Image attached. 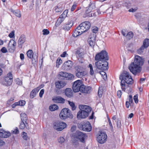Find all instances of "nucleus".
<instances>
[{
  "mask_svg": "<svg viewBox=\"0 0 149 149\" xmlns=\"http://www.w3.org/2000/svg\"><path fill=\"white\" fill-rule=\"evenodd\" d=\"M144 63L143 59L138 55L135 56L134 63H132L129 67L131 72L134 75L139 73L141 70V66Z\"/></svg>",
  "mask_w": 149,
  "mask_h": 149,
  "instance_id": "nucleus-1",
  "label": "nucleus"
},
{
  "mask_svg": "<svg viewBox=\"0 0 149 149\" xmlns=\"http://www.w3.org/2000/svg\"><path fill=\"white\" fill-rule=\"evenodd\" d=\"M119 78L121 80L120 85L122 90L125 91V84L126 83L128 84H131L133 83V80L129 73L126 71H124L120 75Z\"/></svg>",
  "mask_w": 149,
  "mask_h": 149,
  "instance_id": "nucleus-2",
  "label": "nucleus"
},
{
  "mask_svg": "<svg viewBox=\"0 0 149 149\" xmlns=\"http://www.w3.org/2000/svg\"><path fill=\"white\" fill-rule=\"evenodd\" d=\"M59 116L61 119L63 120L68 118L71 119L73 118V115L70 111L67 108H65L62 110L59 114Z\"/></svg>",
  "mask_w": 149,
  "mask_h": 149,
  "instance_id": "nucleus-3",
  "label": "nucleus"
},
{
  "mask_svg": "<svg viewBox=\"0 0 149 149\" xmlns=\"http://www.w3.org/2000/svg\"><path fill=\"white\" fill-rule=\"evenodd\" d=\"M78 127L81 130L89 132L91 131L92 127L90 122L87 121L78 124Z\"/></svg>",
  "mask_w": 149,
  "mask_h": 149,
  "instance_id": "nucleus-4",
  "label": "nucleus"
},
{
  "mask_svg": "<svg viewBox=\"0 0 149 149\" xmlns=\"http://www.w3.org/2000/svg\"><path fill=\"white\" fill-rule=\"evenodd\" d=\"M97 69L103 71L107 70L108 68V63L106 61L99 60L95 63Z\"/></svg>",
  "mask_w": 149,
  "mask_h": 149,
  "instance_id": "nucleus-5",
  "label": "nucleus"
},
{
  "mask_svg": "<svg viewBox=\"0 0 149 149\" xmlns=\"http://www.w3.org/2000/svg\"><path fill=\"white\" fill-rule=\"evenodd\" d=\"M76 76L78 78H81L86 74L85 69L83 66H77L75 68Z\"/></svg>",
  "mask_w": 149,
  "mask_h": 149,
  "instance_id": "nucleus-6",
  "label": "nucleus"
},
{
  "mask_svg": "<svg viewBox=\"0 0 149 149\" xmlns=\"http://www.w3.org/2000/svg\"><path fill=\"white\" fill-rule=\"evenodd\" d=\"M95 59L96 61L104 60L109 59L107 53L105 51L102 50L100 53L97 54L95 56Z\"/></svg>",
  "mask_w": 149,
  "mask_h": 149,
  "instance_id": "nucleus-7",
  "label": "nucleus"
},
{
  "mask_svg": "<svg viewBox=\"0 0 149 149\" xmlns=\"http://www.w3.org/2000/svg\"><path fill=\"white\" fill-rule=\"evenodd\" d=\"M107 138V134L105 132L100 131L97 137V140L100 143L103 144L106 142Z\"/></svg>",
  "mask_w": 149,
  "mask_h": 149,
  "instance_id": "nucleus-8",
  "label": "nucleus"
},
{
  "mask_svg": "<svg viewBox=\"0 0 149 149\" xmlns=\"http://www.w3.org/2000/svg\"><path fill=\"white\" fill-rule=\"evenodd\" d=\"M67 125L65 123L62 122L57 121L54 122V129L58 131H62L66 127Z\"/></svg>",
  "mask_w": 149,
  "mask_h": 149,
  "instance_id": "nucleus-9",
  "label": "nucleus"
},
{
  "mask_svg": "<svg viewBox=\"0 0 149 149\" xmlns=\"http://www.w3.org/2000/svg\"><path fill=\"white\" fill-rule=\"evenodd\" d=\"M28 57L32 58V62L33 64H36L37 61L38 55L37 54H33L32 50H29L26 53Z\"/></svg>",
  "mask_w": 149,
  "mask_h": 149,
  "instance_id": "nucleus-10",
  "label": "nucleus"
},
{
  "mask_svg": "<svg viewBox=\"0 0 149 149\" xmlns=\"http://www.w3.org/2000/svg\"><path fill=\"white\" fill-rule=\"evenodd\" d=\"M82 84V80H78L74 82L72 86V89L74 92H79L81 86Z\"/></svg>",
  "mask_w": 149,
  "mask_h": 149,
  "instance_id": "nucleus-11",
  "label": "nucleus"
},
{
  "mask_svg": "<svg viewBox=\"0 0 149 149\" xmlns=\"http://www.w3.org/2000/svg\"><path fill=\"white\" fill-rule=\"evenodd\" d=\"M86 136V134L81 132L78 131L77 132L76 134L77 138L79 139L81 142L83 143L84 142V139Z\"/></svg>",
  "mask_w": 149,
  "mask_h": 149,
  "instance_id": "nucleus-12",
  "label": "nucleus"
},
{
  "mask_svg": "<svg viewBox=\"0 0 149 149\" xmlns=\"http://www.w3.org/2000/svg\"><path fill=\"white\" fill-rule=\"evenodd\" d=\"M52 100L55 103L63 104L65 101V100L60 96L54 97L52 98Z\"/></svg>",
  "mask_w": 149,
  "mask_h": 149,
  "instance_id": "nucleus-13",
  "label": "nucleus"
},
{
  "mask_svg": "<svg viewBox=\"0 0 149 149\" xmlns=\"http://www.w3.org/2000/svg\"><path fill=\"white\" fill-rule=\"evenodd\" d=\"M91 89V87L86 86L82 84L79 88V91L82 93H88L90 92Z\"/></svg>",
  "mask_w": 149,
  "mask_h": 149,
  "instance_id": "nucleus-14",
  "label": "nucleus"
},
{
  "mask_svg": "<svg viewBox=\"0 0 149 149\" xmlns=\"http://www.w3.org/2000/svg\"><path fill=\"white\" fill-rule=\"evenodd\" d=\"M96 35L93 34V36L92 35H90L89 36V38L88 40V42L90 45L92 47H93L95 44V39L96 38Z\"/></svg>",
  "mask_w": 149,
  "mask_h": 149,
  "instance_id": "nucleus-15",
  "label": "nucleus"
},
{
  "mask_svg": "<svg viewBox=\"0 0 149 149\" xmlns=\"http://www.w3.org/2000/svg\"><path fill=\"white\" fill-rule=\"evenodd\" d=\"M68 14V10H65L63 13L58 18L57 22L59 24H60L67 17Z\"/></svg>",
  "mask_w": 149,
  "mask_h": 149,
  "instance_id": "nucleus-16",
  "label": "nucleus"
},
{
  "mask_svg": "<svg viewBox=\"0 0 149 149\" xmlns=\"http://www.w3.org/2000/svg\"><path fill=\"white\" fill-rule=\"evenodd\" d=\"M80 108L84 112H85L87 114V117L89 113L91 112V109L89 106L86 105H81L80 106Z\"/></svg>",
  "mask_w": 149,
  "mask_h": 149,
  "instance_id": "nucleus-17",
  "label": "nucleus"
},
{
  "mask_svg": "<svg viewBox=\"0 0 149 149\" xmlns=\"http://www.w3.org/2000/svg\"><path fill=\"white\" fill-rule=\"evenodd\" d=\"M80 108V110L78 112L77 117L78 119L85 118L87 117V114Z\"/></svg>",
  "mask_w": 149,
  "mask_h": 149,
  "instance_id": "nucleus-18",
  "label": "nucleus"
},
{
  "mask_svg": "<svg viewBox=\"0 0 149 149\" xmlns=\"http://www.w3.org/2000/svg\"><path fill=\"white\" fill-rule=\"evenodd\" d=\"M26 40L25 36L23 34L21 35L18 41V47L22 48V45L25 42Z\"/></svg>",
  "mask_w": 149,
  "mask_h": 149,
  "instance_id": "nucleus-19",
  "label": "nucleus"
},
{
  "mask_svg": "<svg viewBox=\"0 0 149 149\" xmlns=\"http://www.w3.org/2000/svg\"><path fill=\"white\" fill-rule=\"evenodd\" d=\"M66 84V83L65 82L62 81H58L55 83L56 88L58 89L63 88Z\"/></svg>",
  "mask_w": 149,
  "mask_h": 149,
  "instance_id": "nucleus-20",
  "label": "nucleus"
},
{
  "mask_svg": "<svg viewBox=\"0 0 149 149\" xmlns=\"http://www.w3.org/2000/svg\"><path fill=\"white\" fill-rule=\"evenodd\" d=\"M95 8V5L94 3L90 2L88 7L86 8V12L88 13L91 12L92 10Z\"/></svg>",
  "mask_w": 149,
  "mask_h": 149,
  "instance_id": "nucleus-21",
  "label": "nucleus"
},
{
  "mask_svg": "<svg viewBox=\"0 0 149 149\" xmlns=\"http://www.w3.org/2000/svg\"><path fill=\"white\" fill-rule=\"evenodd\" d=\"M10 135V133L9 132H6L4 130H0V137L7 138Z\"/></svg>",
  "mask_w": 149,
  "mask_h": 149,
  "instance_id": "nucleus-22",
  "label": "nucleus"
},
{
  "mask_svg": "<svg viewBox=\"0 0 149 149\" xmlns=\"http://www.w3.org/2000/svg\"><path fill=\"white\" fill-rule=\"evenodd\" d=\"M5 81L4 83V84L6 86H9L10 85L13 81V79L11 77H5L4 78Z\"/></svg>",
  "mask_w": 149,
  "mask_h": 149,
  "instance_id": "nucleus-23",
  "label": "nucleus"
},
{
  "mask_svg": "<svg viewBox=\"0 0 149 149\" xmlns=\"http://www.w3.org/2000/svg\"><path fill=\"white\" fill-rule=\"evenodd\" d=\"M65 94L68 97H70L73 95V93L71 88H67L65 91Z\"/></svg>",
  "mask_w": 149,
  "mask_h": 149,
  "instance_id": "nucleus-24",
  "label": "nucleus"
},
{
  "mask_svg": "<svg viewBox=\"0 0 149 149\" xmlns=\"http://www.w3.org/2000/svg\"><path fill=\"white\" fill-rule=\"evenodd\" d=\"M73 22L70 21L68 24L64 25L63 27V29L65 31H68L69 30L73 25Z\"/></svg>",
  "mask_w": 149,
  "mask_h": 149,
  "instance_id": "nucleus-25",
  "label": "nucleus"
},
{
  "mask_svg": "<svg viewBox=\"0 0 149 149\" xmlns=\"http://www.w3.org/2000/svg\"><path fill=\"white\" fill-rule=\"evenodd\" d=\"M82 25L88 30L91 26V24L89 22L86 21L81 24V25Z\"/></svg>",
  "mask_w": 149,
  "mask_h": 149,
  "instance_id": "nucleus-26",
  "label": "nucleus"
},
{
  "mask_svg": "<svg viewBox=\"0 0 149 149\" xmlns=\"http://www.w3.org/2000/svg\"><path fill=\"white\" fill-rule=\"evenodd\" d=\"M13 43L11 46L9 47L8 50L10 52H14L15 49V46L16 45V42L14 40H13Z\"/></svg>",
  "mask_w": 149,
  "mask_h": 149,
  "instance_id": "nucleus-27",
  "label": "nucleus"
},
{
  "mask_svg": "<svg viewBox=\"0 0 149 149\" xmlns=\"http://www.w3.org/2000/svg\"><path fill=\"white\" fill-rule=\"evenodd\" d=\"M79 30V29H78L77 27L75 30L72 34L73 37H77L78 36L82 34Z\"/></svg>",
  "mask_w": 149,
  "mask_h": 149,
  "instance_id": "nucleus-28",
  "label": "nucleus"
},
{
  "mask_svg": "<svg viewBox=\"0 0 149 149\" xmlns=\"http://www.w3.org/2000/svg\"><path fill=\"white\" fill-rule=\"evenodd\" d=\"M20 117L22 121L25 122L26 123L27 120V117L26 114L24 113H22L20 114Z\"/></svg>",
  "mask_w": 149,
  "mask_h": 149,
  "instance_id": "nucleus-29",
  "label": "nucleus"
},
{
  "mask_svg": "<svg viewBox=\"0 0 149 149\" xmlns=\"http://www.w3.org/2000/svg\"><path fill=\"white\" fill-rule=\"evenodd\" d=\"M77 27L78 29L79 30V31H80L82 33L87 31L84 26H83V25H81V24H80L79 26H78Z\"/></svg>",
  "mask_w": 149,
  "mask_h": 149,
  "instance_id": "nucleus-30",
  "label": "nucleus"
},
{
  "mask_svg": "<svg viewBox=\"0 0 149 149\" xmlns=\"http://www.w3.org/2000/svg\"><path fill=\"white\" fill-rule=\"evenodd\" d=\"M142 45L145 48L148 47L149 46V39L147 38L145 39L143 42Z\"/></svg>",
  "mask_w": 149,
  "mask_h": 149,
  "instance_id": "nucleus-31",
  "label": "nucleus"
},
{
  "mask_svg": "<svg viewBox=\"0 0 149 149\" xmlns=\"http://www.w3.org/2000/svg\"><path fill=\"white\" fill-rule=\"evenodd\" d=\"M58 108V106L55 104L49 106V109L51 111H54L57 109Z\"/></svg>",
  "mask_w": 149,
  "mask_h": 149,
  "instance_id": "nucleus-32",
  "label": "nucleus"
},
{
  "mask_svg": "<svg viewBox=\"0 0 149 149\" xmlns=\"http://www.w3.org/2000/svg\"><path fill=\"white\" fill-rule=\"evenodd\" d=\"M64 65L65 67H68L69 68H71L72 66L71 61H69L65 62L64 63Z\"/></svg>",
  "mask_w": 149,
  "mask_h": 149,
  "instance_id": "nucleus-33",
  "label": "nucleus"
},
{
  "mask_svg": "<svg viewBox=\"0 0 149 149\" xmlns=\"http://www.w3.org/2000/svg\"><path fill=\"white\" fill-rule=\"evenodd\" d=\"M133 36V33L132 32H129L127 33L126 36H127V38L128 40H130L131 39Z\"/></svg>",
  "mask_w": 149,
  "mask_h": 149,
  "instance_id": "nucleus-34",
  "label": "nucleus"
},
{
  "mask_svg": "<svg viewBox=\"0 0 149 149\" xmlns=\"http://www.w3.org/2000/svg\"><path fill=\"white\" fill-rule=\"evenodd\" d=\"M26 124H27V123L26 122L25 123L24 121V122H23V121H22L19 127L20 129H24L25 127H26Z\"/></svg>",
  "mask_w": 149,
  "mask_h": 149,
  "instance_id": "nucleus-35",
  "label": "nucleus"
},
{
  "mask_svg": "<svg viewBox=\"0 0 149 149\" xmlns=\"http://www.w3.org/2000/svg\"><path fill=\"white\" fill-rule=\"evenodd\" d=\"M67 76L66 77V78L68 80H71L74 79V76L72 74L70 73H68Z\"/></svg>",
  "mask_w": 149,
  "mask_h": 149,
  "instance_id": "nucleus-36",
  "label": "nucleus"
},
{
  "mask_svg": "<svg viewBox=\"0 0 149 149\" xmlns=\"http://www.w3.org/2000/svg\"><path fill=\"white\" fill-rule=\"evenodd\" d=\"M68 102L69 105L72 108V110H75L76 108V107L73 102H70L69 101H68Z\"/></svg>",
  "mask_w": 149,
  "mask_h": 149,
  "instance_id": "nucleus-37",
  "label": "nucleus"
},
{
  "mask_svg": "<svg viewBox=\"0 0 149 149\" xmlns=\"http://www.w3.org/2000/svg\"><path fill=\"white\" fill-rule=\"evenodd\" d=\"M99 73L102 75V77H103L104 80H105L107 79V75L106 72L104 71H101L99 72Z\"/></svg>",
  "mask_w": 149,
  "mask_h": 149,
  "instance_id": "nucleus-38",
  "label": "nucleus"
},
{
  "mask_svg": "<svg viewBox=\"0 0 149 149\" xmlns=\"http://www.w3.org/2000/svg\"><path fill=\"white\" fill-rule=\"evenodd\" d=\"M145 48H146L143 46L142 45L141 47L137 51V53L139 54H142Z\"/></svg>",
  "mask_w": 149,
  "mask_h": 149,
  "instance_id": "nucleus-39",
  "label": "nucleus"
},
{
  "mask_svg": "<svg viewBox=\"0 0 149 149\" xmlns=\"http://www.w3.org/2000/svg\"><path fill=\"white\" fill-rule=\"evenodd\" d=\"M36 93H37L35 91V90L33 89L31 92L30 97L31 98H33L36 96Z\"/></svg>",
  "mask_w": 149,
  "mask_h": 149,
  "instance_id": "nucleus-40",
  "label": "nucleus"
},
{
  "mask_svg": "<svg viewBox=\"0 0 149 149\" xmlns=\"http://www.w3.org/2000/svg\"><path fill=\"white\" fill-rule=\"evenodd\" d=\"M59 75L63 77L66 78V77L67 76L68 73L65 72H59Z\"/></svg>",
  "mask_w": 149,
  "mask_h": 149,
  "instance_id": "nucleus-41",
  "label": "nucleus"
},
{
  "mask_svg": "<svg viewBox=\"0 0 149 149\" xmlns=\"http://www.w3.org/2000/svg\"><path fill=\"white\" fill-rule=\"evenodd\" d=\"M89 67L90 68V74L91 75H93L94 74V71L93 69L92 65L91 64H89Z\"/></svg>",
  "mask_w": 149,
  "mask_h": 149,
  "instance_id": "nucleus-42",
  "label": "nucleus"
},
{
  "mask_svg": "<svg viewBox=\"0 0 149 149\" xmlns=\"http://www.w3.org/2000/svg\"><path fill=\"white\" fill-rule=\"evenodd\" d=\"M13 13L17 17H21V14L20 12L18 10H14L13 11Z\"/></svg>",
  "mask_w": 149,
  "mask_h": 149,
  "instance_id": "nucleus-43",
  "label": "nucleus"
},
{
  "mask_svg": "<svg viewBox=\"0 0 149 149\" xmlns=\"http://www.w3.org/2000/svg\"><path fill=\"white\" fill-rule=\"evenodd\" d=\"M92 31L93 33H91V35H92V36H93V34H95L96 35V33L98 31V28L96 27H94L93 28Z\"/></svg>",
  "mask_w": 149,
  "mask_h": 149,
  "instance_id": "nucleus-44",
  "label": "nucleus"
},
{
  "mask_svg": "<svg viewBox=\"0 0 149 149\" xmlns=\"http://www.w3.org/2000/svg\"><path fill=\"white\" fill-rule=\"evenodd\" d=\"M76 54L81 57H83L84 55L83 53L81 52L79 50H77L76 52Z\"/></svg>",
  "mask_w": 149,
  "mask_h": 149,
  "instance_id": "nucleus-45",
  "label": "nucleus"
},
{
  "mask_svg": "<svg viewBox=\"0 0 149 149\" xmlns=\"http://www.w3.org/2000/svg\"><path fill=\"white\" fill-rule=\"evenodd\" d=\"M27 134L25 132H23L22 134V136L23 138L26 141L28 139V136L27 135Z\"/></svg>",
  "mask_w": 149,
  "mask_h": 149,
  "instance_id": "nucleus-46",
  "label": "nucleus"
},
{
  "mask_svg": "<svg viewBox=\"0 0 149 149\" xmlns=\"http://www.w3.org/2000/svg\"><path fill=\"white\" fill-rule=\"evenodd\" d=\"M62 61L60 59H58L56 61V67L57 68L59 67V65L62 63Z\"/></svg>",
  "mask_w": 149,
  "mask_h": 149,
  "instance_id": "nucleus-47",
  "label": "nucleus"
},
{
  "mask_svg": "<svg viewBox=\"0 0 149 149\" xmlns=\"http://www.w3.org/2000/svg\"><path fill=\"white\" fill-rule=\"evenodd\" d=\"M19 105L23 106L25 104V101L23 100H20L17 102Z\"/></svg>",
  "mask_w": 149,
  "mask_h": 149,
  "instance_id": "nucleus-48",
  "label": "nucleus"
},
{
  "mask_svg": "<svg viewBox=\"0 0 149 149\" xmlns=\"http://www.w3.org/2000/svg\"><path fill=\"white\" fill-rule=\"evenodd\" d=\"M43 34L44 35L49 34V31L47 29H44L42 31Z\"/></svg>",
  "mask_w": 149,
  "mask_h": 149,
  "instance_id": "nucleus-49",
  "label": "nucleus"
},
{
  "mask_svg": "<svg viewBox=\"0 0 149 149\" xmlns=\"http://www.w3.org/2000/svg\"><path fill=\"white\" fill-rule=\"evenodd\" d=\"M107 118H108V122L109 123V124L110 126V129L112 131H113V127L112 125V124L111 123L110 119V118L108 117H107Z\"/></svg>",
  "mask_w": 149,
  "mask_h": 149,
  "instance_id": "nucleus-50",
  "label": "nucleus"
},
{
  "mask_svg": "<svg viewBox=\"0 0 149 149\" xmlns=\"http://www.w3.org/2000/svg\"><path fill=\"white\" fill-rule=\"evenodd\" d=\"M11 132L12 133L15 134H17L19 133V131L18 130V129L17 127H16L15 129L14 130H12L11 131Z\"/></svg>",
  "mask_w": 149,
  "mask_h": 149,
  "instance_id": "nucleus-51",
  "label": "nucleus"
},
{
  "mask_svg": "<svg viewBox=\"0 0 149 149\" xmlns=\"http://www.w3.org/2000/svg\"><path fill=\"white\" fill-rule=\"evenodd\" d=\"M134 100L135 102L137 104L138 102V97L137 95H135L134 97Z\"/></svg>",
  "mask_w": 149,
  "mask_h": 149,
  "instance_id": "nucleus-52",
  "label": "nucleus"
},
{
  "mask_svg": "<svg viewBox=\"0 0 149 149\" xmlns=\"http://www.w3.org/2000/svg\"><path fill=\"white\" fill-rule=\"evenodd\" d=\"M65 141V139L63 137H61L60 139H58V142L61 143L64 142Z\"/></svg>",
  "mask_w": 149,
  "mask_h": 149,
  "instance_id": "nucleus-53",
  "label": "nucleus"
},
{
  "mask_svg": "<svg viewBox=\"0 0 149 149\" xmlns=\"http://www.w3.org/2000/svg\"><path fill=\"white\" fill-rule=\"evenodd\" d=\"M77 6V4L75 3H74L73 4L72 7L71 8V10L72 11H73L74 10V9H75Z\"/></svg>",
  "mask_w": 149,
  "mask_h": 149,
  "instance_id": "nucleus-54",
  "label": "nucleus"
},
{
  "mask_svg": "<svg viewBox=\"0 0 149 149\" xmlns=\"http://www.w3.org/2000/svg\"><path fill=\"white\" fill-rule=\"evenodd\" d=\"M137 7H136L134 8H132L129 10V11L130 12H132L133 13L135 12L137 10Z\"/></svg>",
  "mask_w": 149,
  "mask_h": 149,
  "instance_id": "nucleus-55",
  "label": "nucleus"
},
{
  "mask_svg": "<svg viewBox=\"0 0 149 149\" xmlns=\"http://www.w3.org/2000/svg\"><path fill=\"white\" fill-rule=\"evenodd\" d=\"M1 51L3 53H6L8 52L7 49L5 47H2L1 50Z\"/></svg>",
  "mask_w": 149,
  "mask_h": 149,
  "instance_id": "nucleus-56",
  "label": "nucleus"
},
{
  "mask_svg": "<svg viewBox=\"0 0 149 149\" xmlns=\"http://www.w3.org/2000/svg\"><path fill=\"white\" fill-rule=\"evenodd\" d=\"M44 90L43 89H42L41 90L39 93V96L40 97H42L43 95L44 94Z\"/></svg>",
  "mask_w": 149,
  "mask_h": 149,
  "instance_id": "nucleus-57",
  "label": "nucleus"
},
{
  "mask_svg": "<svg viewBox=\"0 0 149 149\" xmlns=\"http://www.w3.org/2000/svg\"><path fill=\"white\" fill-rule=\"evenodd\" d=\"M122 95V92L120 90L118 91L117 92V95L118 98H120Z\"/></svg>",
  "mask_w": 149,
  "mask_h": 149,
  "instance_id": "nucleus-58",
  "label": "nucleus"
},
{
  "mask_svg": "<svg viewBox=\"0 0 149 149\" xmlns=\"http://www.w3.org/2000/svg\"><path fill=\"white\" fill-rule=\"evenodd\" d=\"M14 31H13L9 33L8 35V36L10 38H12L14 36Z\"/></svg>",
  "mask_w": 149,
  "mask_h": 149,
  "instance_id": "nucleus-59",
  "label": "nucleus"
},
{
  "mask_svg": "<svg viewBox=\"0 0 149 149\" xmlns=\"http://www.w3.org/2000/svg\"><path fill=\"white\" fill-rule=\"evenodd\" d=\"M129 101L128 102L130 103H132L133 102L132 97V95H130L129 96Z\"/></svg>",
  "mask_w": 149,
  "mask_h": 149,
  "instance_id": "nucleus-60",
  "label": "nucleus"
},
{
  "mask_svg": "<svg viewBox=\"0 0 149 149\" xmlns=\"http://www.w3.org/2000/svg\"><path fill=\"white\" fill-rule=\"evenodd\" d=\"M102 93L103 92L102 90H101L99 89L98 91V94L100 97H101Z\"/></svg>",
  "mask_w": 149,
  "mask_h": 149,
  "instance_id": "nucleus-61",
  "label": "nucleus"
},
{
  "mask_svg": "<svg viewBox=\"0 0 149 149\" xmlns=\"http://www.w3.org/2000/svg\"><path fill=\"white\" fill-rule=\"evenodd\" d=\"M6 77H8L9 78L11 77V78H13L12 74L11 72H9L7 74V76Z\"/></svg>",
  "mask_w": 149,
  "mask_h": 149,
  "instance_id": "nucleus-62",
  "label": "nucleus"
},
{
  "mask_svg": "<svg viewBox=\"0 0 149 149\" xmlns=\"http://www.w3.org/2000/svg\"><path fill=\"white\" fill-rule=\"evenodd\" d=\"M130 103L128 101H126V102L125 105L126 107L128 108L130 106Z\"/></svg>",
  "mask_w": 149,
  "mask_h": 149,
  "instance_id": "nucleus-63",
  "label": "nucleus"
},
{
  "mask_svg": "<svg viewBox=\"0 0 149 149\" xmlns=\"http://www.w3.org/2000/svg\"><path fill=\"white\" fill-rule=\"evenodd\" d=\"M76 126L75 125H73L71 127V130L72 132H73L76 130Z\"/></svg>",
  "mask_w": 149,
  "mask_h": 149,
  "instance_id": "nucleus-64",
  "label": "nucleus"
}]
</instances>
